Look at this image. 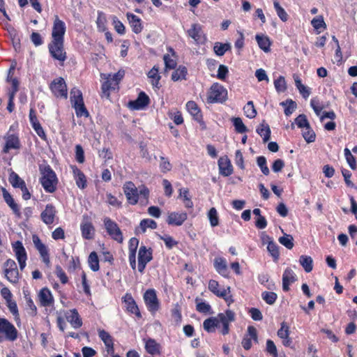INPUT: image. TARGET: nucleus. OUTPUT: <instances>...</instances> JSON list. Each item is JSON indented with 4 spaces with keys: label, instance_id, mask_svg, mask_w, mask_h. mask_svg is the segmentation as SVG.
<instances>
[{
    "label": "nucleus",
    "instance_id": "nucleus-19",
    "mask_svg": "<svg viewBox=\"0 0 357 357\" xmlns=\"http://www.w3.org/2000/svg\"><path fill=\"white\" fill-rule=\"evenodd\" d=\"M186 213L172 212L169 213L167 219V222L170 225L181 226L187 220Z\"/></svg>",
    "mask_w": 357,
    "mask_h": 357
},
{
    "label": "nucleus",
    "instance_id": "nucleus-20",
    "mask_svg": "<svg viewBox=\"0 0 357 357\" xmlns=\"http://www.w3.org/2000/svg\"><path fill=\"white\" fill-rule=\"evenodd\" d=\"M219 173L223 176H229L233 173V167L227 157H221L218 160Z\"/></svg>",
    "mask_w": 357,
    "mask_h": 357
},
{
    "label": "nucleus",
    "instance_id": "nucleus-48",
    "mask_svg": "<svg viewBox=\"0 0 357 357\" xmlns=\"http://www.w3.org/2000/svg\"><path fill=\"white\" fill-rule=\"evenodd\" d=\"M139 225L142 232H145L147 228L155 229L158 226L157 222L151 219H143Z\"/></svg>",
    "mask_w": 357,
    "mask_h": 357
},
{
    "label": "nucleus",
    "instance_id": "nucleus-49",
    "mask_svg": "<svg viewBox=\"0 0 357 357\" xmlns=\"http://www.w3.org/2000/svg\"><path fill=\"white\" fill-rule=\"evenodd\" d=\"M274 8L277 13L278 16L282 22H286L288 20V14L284 9L280 5L279 2L274 1Z\"/></svg>",
    "mask_w": 357,
    "mask_h": 357
},
{
    "label": "nucleus",
    "instance_id": "nucleus-28",
    "mask_svg": "<svg viewBox=\"0 0 357 357\" xmlns=\"http://www.w3.org/2000/svg\"><path fill=\"white\" fill-rule=\"evenodd\" d=\"M214 267L219 274L224 277L227 276V265L224 258H215L214 260Z\"/></svg>",
    "mask_w": 357,
    "mask_h": 357
},
{
    "label": "nucleus",
    "instance_id": "nucleus-9",
    "mask_svg": "<svg viewBox=\"0 0 357 357\" xmlns=\"http://www.w3.org/2000/svg\"><path fill=\"white\" fill-rule=\"evenodd\" d=\"M216 318L218 319L219 324H222V334L227 335L229 333V323L235 320V314L233 311L227 310L225 313H219Z\"/></svg>",
    "mask_w": 357,
    "mask_h": 357
},
{
    "label": "nucleus",
    "instance_id": "nucleus-37",
    "mask_svg": "<svg viewBox=\"0 0 357 357\" xmlns=\"http://www.w3.org/2000/svg\"><path fill=\"white\" fill-rule=\"evenodd\" d=\"M106 80L102 84V93L107 96H109V91L112 89H115L118 87V85H114L113 80L111 79V75L108 74L105 77Z\"/></svg>",
    "mask_w": 357,
    "mask_h": 357
},
{
    "label": "nucleus",
    "instance_id": "nucleus-27",
    "mask_svg": "<svg viewBox=\"0 0 357 357\" xmlns=\"http://www.w3.org/2000/svg\"><path fill=\"white\" fill-rule=\"evenodd\" d=\"M73 172L78 188L84 189L86 187V179L84 173L76 166H73Z\"/></svg>",
    "mask_w": 357,
    "mask_h": 357
},
{
    "label": "nucleus",
    "instance_id": "nucleus-1",
    "mask_svg": "<svg viewBox=\"0 0 357 357\" xmlns=\"http://www.w3.org/2000/svg\"><path fill=\"white\" fill-rule=\"evenodd\" d=\"M39 170L42 174L40 183L44 190L49 193L54 192L58 183L55 172L49 165H40Z\"/></svg>",
    "mask_w": 357,
    "mask_h": 357
},
{
    "label": "nucleus",
    "instance_id": "nucleus-12",
    "mask_svg": "<svg viewBox=\"0 0 357 357\" xmlns=\"http://www.w3.org/2000/svg\"><path fill=\"white\" fill-rule=\"evenodd\" d=\"M189 37L192 38L196 43H204L206 40V38L202 30V26L199 24H192L191 28L187 31Z\"/></svg>",
    "mask_w": 357,
    "mask_h": 357
},
{
    "label": "nucleus",
    "instance_id": "nucleus-52",
    "mask_svg": "<svg viewBox=\"0 0 357 357\" xmlns=\"http://www.w3.org/2000/svg\"><path fill=\"white\" fill-rule=\"evenodd\" d=\"M344 152L345 158L349 167L354 170L356 169L357 167L356 160L354 156L351 154L350 150L348 148H345Z\"/></svg>",
    "mask_w": 357,
    "mask_h": 357
},
{
    "label": "nucleus",
    "instance_id": "nucleus-46",
    "mask_svg": "<svg viewBox=\"0 0 357 357\" xmlns=\"http://www.w3.org/2000/svg\"><path fill=\"white\" fill-rule=\"evenodd\" d=\"M244 112L246 116L249 119H253L257 115V111L255 108L252 101H248L243 107Z\"/></svg>",
    "mask_w": 357,
    "mask_h": 357
},
{
    "label": "nucleus",
    "instance_id": "nucleus-8",
    "mask_svg": "<svg viewBox=\"0 0 357 357\" xmlns=\"http://www.w3.org/2000/svg\"><path fill=\"white\" fill-rule=\"evenodd\" d=\"M66 31V24L56 15L52 27V40L64 41Z\"/></svg>",
    "mask_w": 357,
    "mask_h": 357
},
{
    "label": "nucleus",
    "instance_id": "nucleus-50",
    "mask_svg": "<svg viewBox=\"0 0 357 357\" xmlns=\"http://www.w3.org/2000/svg\"><path fill=\"white\" fill-rule=\"evenodd\" d=\"M279 242L287 249H292L294 247V238L289 234H284L278 239Z\"/></svg>",
    "mask_w": 357,
    "mask_h": 357
},
{
    "label": "nucleus",
    "instance_id": "nucleus-24",
    "mask_svg": "<svg viewBox=\"0 0 357 357\" xmlns=\"http://www.w3.org/2000/svg\"><path fill=\"white\" fill-rule=\"evenodd\" d=\"M38 297L40 305L43 307L50 306L54 302L51 291L46 287L40 291Z\"/></svg>",
    "mask_w": 357,
    "mask_h": 357
},
{
    "label": "nucleus",
    "instance_id": "nucleus-6",
    "mask_svg": "<svg viewBox=\"0 0 357 357\" xmlns=\"http://www.w3.org/2000/svg\"><path fill=\"white\" fill-rule=\"evenodd\" d=\"M50 90L52 93L57 98H63L65 99L68 97V90L67 86L65 82V80L62 77H59L57 79H54L50 85Z\"/></svg>",
    "mask_w": 357,
    "mask_h": 357
},
{
    "label": "nucleus",
    "instance_id": "nucleus-31",
    "mask_svg": "<svg viewBox=\"0 0 357 357\" xmlns=\"http://www.w3.org/2000/svg\"><path fill=\"white\" fill-rule=\"evenodd\" d=\"M94 230L91 222H84L81 225L82 235L85 239H92L94 236Z\"/></svg>",
    "mask_w": 357,
    "mask_h": 357
},
{
    "label": "nucleus",
    "instance_id": "nucleus-13",
    "mask_svg": "<svg viewBox=\"0 0 357 357\" xmlns=\"http://www.w3.org/2000/svg\"><path fill=\"white\" fill-rule=\"evenodd\" d=\"M150 102L149 97L143 91H141L135 100L128 102V107L131 109L139 110L145 108Z\"/></svg>",
    "mask_w": 357,
    "mask_h": 357
},
{
    "label": "nucleus",
    "instance_id": "nucleus-33",
    "mask_svg": "<svg viewBox=\"0 0 357 357\" xmlns=\"http://www.w3.org/2000/svg\"><path fill=\"white\" fill-rule=\"evenodd\" d=\"M152 250L151 248L147 249L144 245L139 248L138 260H141L147 264L152 260Z\"/></svg>",
    "mask_w": 357,
    "mask_h": 357
},
{
    "label": "nucleus",
    "instance_id": "nucleus-51",
    "mask_svg": "<svg viewBox=\"0 0 357 357\" xmlns=\"http://www.w3.org/2000/svg\"><path fill=\"white\" fill-rule=\"evenodd\" d=\"M262 299L268 305H273L277 300L278 296L273 291H264L261 294Z\"/></svg>",
    "mask_w": 357,
    "mask_h": 357
},
{
    "label": "nucleus",
    "instance_id": "nucleus-54",
    "mask_svg": "<svg viewBox=\"0 0 357 357\" xmlns=\"http://www.w3.org/2000/svg\"><path fill=\"white\" fill-rule=\"evenodd\" d=\"M257 163L264 175L267 176L269 174L270 171L266 164V158L264 156L257 157Z\"/></svg>",
    "mask_w": 357,
    "mask_h": 357
},
{
    "label": "nucleus",
    "instance_id": "nucleus-17",
    "mask_svg": "<svg viewBox=\"0 0 357 357\" xmlns=\"http://www.w3.org/2000/svg\"><path fill=\"white\" fill-rule=\"evenodd\" d=\"M123 298L127 311L131 314H135L138 318H141L142 314L139 312L137 305L136 304V302L135 301L131 294H126Z\"/></svg>",
    "mask_w": 357,
    "mask_h": 357
},
{
    "label": "nucleus",
    "instance_id": "nucleus-38",
    "mask_svg": "<svg viewBox=\"0 0 357 357\" xmlns=\"http://www.w3.org/2000/svg\"><path fill=\"white\" fill-rule=\"evenodd\" d=\"M9 182L11 183L15 188H22L26 183L23 179H22L17 174L13 172L9 176Z\"/></svg>",
    "mask_w": 357,
    "mask_h": 357
},
{
    "label": "nucleus",
    "instance_id": "nucleus-61",
    "mask_svg": "<svg viewBox=\"0 0 357 357\" xmlns=\"http://www.w3.org/2000/svg\"><path fill=\"white\" fill-rule=\"evenodd\" d=\"M311 24L312 26L317 30L320 29L321 28H326V23L322 16H319L314 18L311 21Z\"/></svg>",
    "mask_w": 357,
    "mask_h": 357
},
{
    "label": "nucleus",
    "instance_id": "nucleus-43",
    "mask_svg": "<svg viewBox=\"0 0 357 357\" xmlns=\"http://www.w3.org/2000/svg\"><path fill=\"white\" fill-rule=\"evenodd\" d=\"M208 218L209 220L211 226L214 227L218 225L219 224V217L218 214V211L215 208H211L207 214Z\"/></svg>",
    "mask_w": 357,
    "mask_h": 357
},
{
    "label": "nucleus",
    "instance_id": "nucleus-58",
    "mask_svg": "<svg viewBox=\"0 0 357 357\" xmlns=\"http://www.w3.org/2000/svg\"><path fill=\"white\" fill-rule=\"evenodd\" d=\"M158 236L160 239L165 242V245L168 249H172L174 246L178 244V242L169 235L162 236L158 234Z\"/></svg>",
    "mask_w": 357,
    "mask_h": 357
},
{
    "label": "nucleus",
    "instance_id": "nucleus-16",
    "mask_svg": "<svg viewBox=\"0 0 357 357\" xmlns=\"http://www.w3.org/2000/svg\"><path fill=\"white\" fill-rule=\"evenodd\" d=\"M56 214V210L55 207L52 204H48L40 214L41 220L46 225H51L54 221Z\"/></svg>",
    "mask_w": 357,
    "mask_h": 357
},
{
    "label": "nucleus",
    "instance_id": "nucleus-62",
    "mask_svg": "<svg viewBox=\"0 0 357 357\" xmlns=\"http://www.w3.org/2000/svg\"><path fill=\"white\" fill-rule=\"evenodd\" d=\"M278 335L281 339H287L289 335V326L285 322L281 324V328L278 331Z\"/></svg>",
    "mask_w": 357,
    "mask_h": 357
},
{
    "label": "nucleus",
    "instance_id": "nucleus-55",
    "mask_svg": "<svg viewBox=\"0 0 357 357\" xmlns=\"http://www.w3.org/2000/svg\"><path fill=\"white\" fill-rule=\"evenodd\" d=\"M295 123L300 128H310V123L305 114H300L295 119Z\"/></svg>",
    "mask_w": 357,
    "mask_h": 357
},
{
    "label": "nucleus",
    "instance_id": "nucleus-5",
    "mask_svg": "<svg viewBox=\"0 0 357 357\" xmlns=\"http://www.w3.org/2000/svg\"><path fill=\"white\" fill-rule=\"evenodd\" d=\"M0 333L5 335L6 340L14 342L17 338L18 331L8 320L0 318Z\"/></svg>",
    "mask_w": 357,
    "mask_h": 357
},
{
    "label": "nucleus",
    "instance_id": "nucleus-14",
    "mask_svg": "<svg viewBox=\"0 0 357 357\" xmlns=\"http://www.w3.org/2000/svg\"><path fill=\"white\" fill-rule=\"evenodd\" d=\"M33 242L36 250L39 252L40 257L43 259V262L49 265L50 263V255L47 246L42 243L40 239L37 235L33 236Z\"/></svg>",
    "mask_w": 357,
    "mask_h": 357
},
{
    "label": "nucleus",
    "instance_id": "nucleus-25",
    "mask_svg": "<svg viewBox=\"0 0 357 357\" xmlns=\"http://www.w3.org/2000/svg\"><path fill=\"white\" fill-rule=\"evenodd\" d=\"M126 16L132 31L137 34L141 33L143 28L141 19L137 15L130 13H128Z\"/></svg>",
    "mask_w": 357,
    "mask_h": 357
},
{
    "label": "nucleus",
    "instance_id": "nucleus-59",
    "mask_svg": "<svg viewBox=\"0 0 357 357\" xmlns=\"http://www.w3.org/2000/svg\"><path fill=\"white\" fill-rule=\"evenodd\" d=\"M303 137L307 143H311L315 141L316 135L310 126V128H305L303 132Z\"/></svg>",
    "mask_w": 357,
    "mask_h": 357
},
{
    "label": "nucleus",
    "instance_id": "nucleus-40",
    "mask_svg": "<svg viewBox=\"0 0 357 357\" xmlns=\"http://www.w3.org/2000/svg\"><path fill=\"white\" fill-rule=\"evenodd\" d=\"M88 263L90 268L93 271L96 272L100 269L99 259L97 253L95 251L90 253L88 258Z\"/></svg>",
    "mask_w": 357,
    "mask_h": 357
},
{
    "label": "nucleus",
    "instance_id": "nucleus-32",
    "mask_svg": "<svg viewBox=\"0 0 357 357\" xmlns=\"http://www.w3.org/2000/svg\"><path fill=\"white\" fill-rule=\"evenodd\" d=\"M203 327L208 333L214 332L215 328L219 327L218 319L213 317L206 319L203 323Z\"/></svg>",
    "mask_w": 357,
    "mask_h": 357
},
{
    "label": "nucleus",
    "instance_id": "nucleus-4",
    "mask_svg": "<svg viewBox=\"0 0 357 357\" xmlns=\"http://www.w3.org/2000/svg\"><path fill=\"white\" fill-rule=\"evenodd\" d=\"M48 50L51 56L56 60L63 62L67 59L64 41L52 40L48 44Z\"/></svg>",
    "mask_w": 357,
    "mask_h": 357
},
{
    "label": "nucleus",
    "instance_id": "nucleus-7",
    "mask_svg": "<svg viewBox=\"0 0 357 357\" xmlns=\"http://www.w3.org/2000/svg\"><path fill=\"white\" fill-rule=\"evenodd\" d=\"M104 224L107 232L114 240L119 243L123 242V234L118 225L109 218L104 219Z\"/></svg>",
    "mask_w": 357,
    "mask_h": 357
},
{
    "label": "nucleus",
    "instance_id": "nucleus-2",
    "mask_svg": "<svg viewBox=\"0 0 357 357\" xmlns=\"http://www.w3.org/2000/svg\"><path fill=\"white\" fill-rule=\"evenodd\" d=\"M70 102L77 116H89V113L84 105L82 93L75 87L70 91Z\"/></svg>",
    "mask_w": 357,
    "mask_h": 357
},
{
    "label": "nucleus",
    "instance_id": "nucleus-47",
    "mask_svg": "<svg viewBox=\"0 0 357 357\" xmlns=\"http://www.w3.org/2000/svg\"><path fill=\"white\" fill-rule=\"evenodd\" d=\"M106 23L107 19L105 15L102 12H98L96 24L99 31L103 32L106 31Z\"/></svg>",
    "mask_w": 357,
    "mask_h": 357
},
{
    "label": "nucleus",
    "instance_id": "nucleus-57",
    "mask_svg": "<svg viewBox=\"0 0 357 357\" xmlns=\"http://www.w3.org/2000/svg\"><path fill=\"white\" fill-rule=\"evenodd\" d=\"M274 85L276 91L279 93L284 92L287 89L285 79L283 76H280L275 79Z\"/></svg>",
    "mask_w": 357,
    "mask_h": 357
},
{
    "label": "nucleus",
    "instance_id": "nucleus-42",
    "mask_svg": "<svg viewBox=\"0 0 357 357\" xmlns=\"http://www.w3.org/2000/svg\"><path fill=\"white\" fill-rule=\"evenodd\" d=\"M231 121L235 128V130L238 133H244L248 131L247 127L244 125L240 117H233Z\"/></svg>",
    "mask_w": 357,
    "mask_h": 357
},
{
    "label": "nucleus",
    "instance_id": "nucleus-36",
    "mask_svg": "<svg viewBox=\"0 0 357 357\" xmlns=\"http://www.w3.org/2000/svg\"><path fill=\"white\" fill-rule=\"evenodd\" d=\"M257 132L263 137V142H267L271 137V129L268 124L262 123L260 126L257 128Z\"/></svg>",
    "mask_w": 357,
    "mask_h": 357
},
{
    "label": "nucleus",
    "instance_id": "nucleus-21",
    "mask_svg": "<svg viewBox=\"0 0 357 357\" xmlns=\"http://www.w3.org/2000/svg\"><path fill=\"white\" fill-rule=\"evenodd\" d=\"M297 280L294 272L289 268L284 270L282 275V289L284 291L289 290V285L295 282Z\"/></svg>",
    "mask_w": 357,
    "mask_h": 357
},
{
    "label": "nucleus",
    "instance_id": "nucleus-11",
    "mask_svg": "<svg viewBox=\"0 0 357 357\" xmlns=\"http://www.w3.org/2000/svg\"><path fill=\"white\" fill-rule=\"evenodd\" d=\"M123 192L129 204L135 205L138 202V190L132 182L128 181L124 184Z\"/></svg>",
    "mask_w": 357,
    "mask_h": 357
},
{
    "label": "nucleus",
    "instance_id": "nucleus-15",
    "mask_svg": "<svg viewBox=\"0 0 357 357\" xmlns=\"http://www.w3.org/2000/svg\"><path fill=\"white\" fill-rule=\"evenodd\" d=\"M186 108L189 113L193 116V119L200 123L202 129H205L206 125L203 121L202 112L196 102L194 101H188L186 103Z\"/></svg>",
    "mask_w": 357,
    "mask_h": 357
},
{
    "label": "nucleus",
    "instance_id": "nucleus-41",
    "mask_svg": "<svg viewBox=\"0 0 357 357\" xmlns=\"http://www.w3.org/2000/svg\"><path fill=\"white\" fill-rule=\"evenodd\" d=\"M187 75V68L185 66H179V67L172 73V79L174 82L180 79H185Z\"/></svg>",
    "mask_w": 357,
    "mask_h": 357
},
{
    "label": "nucleus",
    "instance_id": "nucleus-45",
    "mask_svg": "<svg viewBox=\"0 0 357 357\" xmlns=\"http://www.w3.org/2000/svg\"><path fill=\"white\" fill-rule=\"evenodd\" d=\"M267 250L274 261H278L280 256L278 245L274 241H270L267 246Z\"/></svg>",
    "mask_w": 357,
    "mask_h": 357
},
{
    "label": "nucleus",
    "instance_id": "nucleus-64",
    "mask_svg": "<svg viewBox=\"0 0 357 357\" xmlns=\"http://www.w3.org/2000/svg\"><path fill=\"white\" fill-rule=\"evenodd\" d=\"M161 162L160 164V168L162 172L166 173L171 170L172 165L167 158L160 156Z\"/></svg>",
    "mask_w": 357,
    "mask_h": 357
},
{
    "label": "nucleus",
    "instance_id": "nucleus-34",
    "mask_svg": "<svg viewBox=\"0 0 357 357\" xmlns=\"http://www.w3.org/2000/svg\"><path fill=\"white\" fill-rule=\"evenodd\" d=\"M256 40L259 47L265 52H270L271 41L268 36L264 35H256Z\"/></svg>",
    "mask_w": 357,
    "mask_h": 357
},
{
    "label": "nucleus",
    "instance_id": "nucleus-29",
    "mask_svg": "<svg viewBox=\"0 0 357 357\" xmlns=\"http://www.w3.org/2000/svg\"><path fill=\"white\" fill-rule=\"evenodd\" d=\"M98 335L101 340L104 342L108 352H109L110 350L113 351L114 343L112 337L103 329L98 330Z\"/></svg>",
    "mask_w": 357,
    "mask_h": 357
},
{
    "label": "nucleus",
    "instance_id": "nucleus-18",
    "mask_svg": "<svg viewBox=\"0 0 357 357\" xmlns=\"http://www.w3.org/2000/svg\"><path fill=\"white\" fill-rule=\"evenodd\" d=\"M29 121H30V123L33 127V128L34 129V130L36 131V132L37 133V135L42 139H45L46 137V135H45V133L40 125V123H39L38 119H37V116H36V110L33 109V108H31L30 109V111H29Z\"/></svg>",
    "mask_w": 357,
    "mask_h": 357
},
{
    "label": "nucleus",
    "instance_id": "nucleus-53",
    "mask_svg": "<svg viewBox=\"0 0 357 357\" xmlns=\"http://www.w3.org/2000/svg\"><path fill=\"white\" fill-rule=\"evenodd\" d=\"M5 277L6 279L12 282L17 283L19 280V273L17 268L9 271H4Z\"/></svg>",
    "mask_w": 357,
    "mask_h": 357
},
{
    "label": "nucleus",
    "instance_id": "nucleus-63",
    "mask_svg": "<svg viewBox=\"0 0 357 357\" xmlns=\"http://www.w3.org/2000/svg\"><path fill=\"white\" fill-rule=\"evenodd\" d=\"M266 351L273 356V357H278V351L276 346L273 341L268 340L266 341Z\"/></svg>",
    "mask_w": 357,
    "mask_h": 357
},
{
    "label": "nucleus",
    "instance_id": "nucleus-26",
    "mask_svg": "<svg viewBox=\"0 0 357 357\" xmlns=\"http://www.w3.org/2000/svg\"><path fill=\"white\" fill-rule=\"evenodd\" d=\"M20 148V142L17 136L10 135L6 137V144L3 149V152L7 153L10 149H18Z\"/></svg>",
    "mask_w": 357,
    "mask_h": 357
},
{
    "label": "nucleus",
    "instance_id": "nucleus-23",
    "mask_svg": "<svg viewBox=\"0 0 357 357\" xmlns=\"http://www.w3.org/2000/svg\"><path fill=\"white\" fill-rule=\"evenodd\" d=\"M67 321L74 328H79L82 326V321L76 309H73L66 313Z\"/></svg>",
    "mask_w": 357,
    "mask_h": 357
},
{
    "label": "nucleus",
    "instance_id": "nucleus-56",
    "mask_svg": "<svg viewBox=\"0 0 357 357\" xmlns=\"http://www.w3.org/2000/svg\"><path fill=\"white\" fill-rule=\"evenodd\" d=\"M196 310L201 312V313H205V314H211V307L208 303H206L205 302H198V298H196Z\"/></svg>",
    "mask_w": 357,
    "mask_h": 357
},
{
    "label": "nucleus",
    "instance_id": "nucleus-22",
    "mask_svg": "<svg viewBox=\"0 0 357 357\" xmlns=\"http://www.w3.org/2000/svg\"><path fill=\"white\" fill-rule=\"evenodd\" d=\"M3 197L6 203L9 206L17 218L21 217V213L20 211V207L17 204L15 203L12 195L6 190V188H2Z\"/></svg>",
    "mask_w": 357,
    "mask_h": 357
},
{
    "label": "nucleus",
    "instance_id": "nucleus-60",
    "mask_svg": "<svg viewBox=\"0 0 357 357\" xmlns=\"http://www.w3.org/2000/svg\"><path fill=\"white\" fill-rule=\"evenodd\" d=\"M75 159L79 163H83L84 162V151L80 144L75 146Z\"/></svg>",
    "mask_w": 357,
    "mask_h": 357
},
{
    "label": "nucleus",
    "instance_id": "nucleus-44",
    "mask_svg": "<svg viewBox=\"0 0 357 357\" xmlns=\"http://www.w3.org/2000/svg\"><path fill=\"white\" fill-rule=\"evenodd\" d=\"M231 48L229 43H215L214 45V52L218 56H222Z\"/></svg>",
    "mask_w": 357,
    "mask_h": 357
},
{
    "label": "nucleus",
    "instance_id": "nucleus-39",
    "mask_svg": "<svg viewBox=\"0 0 357 357\" xmlns=\"http://www.w3.org/2000/svg\"><path fill=\"white\" fill-rule=\"evenodd\" d=\"M299 262L305 272L310 273L312 271L313 260L311 257L307 255H301L299 259Z\"/></svg>",
    "mask_w": 357,
    "mask_h": 357
},
{
    "label": "nucleus",
    "instance_id": "nucleus-10",
    "mask_svg": "<svg viewBox=\"0 0 357 357\" xmlns=\"http://www.w3.org/2000/svg\"><path fill=\"white\" fill-rule=\"evenodd\" d=\"M144 299L149 311L154 312L159 309V301L154 289H148L144 294Z\"/></svg>",
    "mask_w": 357,
    "mask_h": 357
},
{
    "label": "nucleus",
    "instance_id": "nucleus-35",
    "mask_svg": "<svg viewBox=\"0 0 357 357\" xmlns=\"http://www.w3.org/2000/svg\"><path fill=\"white\" fill-rule=\"evenodd\" d=\"M12 246L17 259L27 257L26 252L21 241H15L14 243L12 244Z\"/></svg>",
    "mask_w": 357,
    "mask_h": 357
},
{
    "label": "nucleus",
    "instance_id": "nucleus-3",
    "mask_svg": "<svg viewBox=\"0 0 357 357\" xmlns=\"http://www.w3.org/2000/svg\"><path fill=\"white\" fill-rule=\"evenodd\" d=\"M227 98V89L219 83H213L208 91L207 102L208 103L220 102L226 101Z\"/></svg>",
    "mask_w": 357,
    "mask_h": 357
},
{
    "label": "nucleus",
    "instance_id": "nucleus-30",
    "mask_svg": "<svg viewBox=\"0 0 357 357\" xmlns=\"http://www.w3.org/2000/svg\"><path fill=\"white\" fill-rule=\"evenodd\" d=\"M145 349L147 353L153 356L160 353V345L154 339L149 338L146 341Z\"/></svg>",
    "mask_w": 357,
    "mask_h": 357
}]
</instances>
